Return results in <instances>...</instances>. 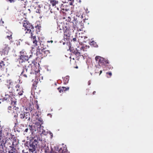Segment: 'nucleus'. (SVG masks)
<instances>
[{
  "instance_id": "38",
  "label": "nucleus",
  "mask_w": 153,
  "mask_h": 153,
  "mask_svg": "<svg viewBox=\"0 0 153 153\" xmlns=\"http://www.w3.org/2000/svg\"><path fill=\"white\" fill-rule=\"evenodd\" d=\"M14 117L15 118V119L17 120V115H15L14 116Z\"/></svg>"
},
{
  "instance_id": "33",
  "label": "nucleus",
  "mask_w": 153,
  "mask_h": 153,
  "mask_svg": "<svg viewBox=\"0 0 153 153\" xmlns=\"http://www.w3.org/2000/svg\"><path fill=\"white\" fill-rule=\"evenodd\" d=\"M47 133H48L47 131V132H46L45 131L43 130L42 131V134H43L44 135H47Z\"/></svg>"
},
{
  "instance_id": "36",
  "label": "nucleus",
  "mask_w": 153,
  "mask_h": 153,
  "mask_svg": "<svg viewBox=\"0 0 153 153\" xmlns=\"http://www.w3.org/2000/svg\"><path fill=\"white\" fill-rule=\"evenodd\" d=\"M7 0L9 1H10V2L12 3V2H15L16 0Z\"/></svg>"
},
{
  "instance_id": "41",
  "label": "nucleus",
  "mask_w": 153,
  "mask_h": 153,
  "mask_svg": "<svg viewBox=\"0 0 153 153\" xmlns=\"http://www.w3.org/2000/svg\"><path fill=\"white\" fill-rule=\"evenodd\" d=\"M28 128H26L25 130V131L26 132H27L28 131Z\"/></svg>"
},
{
  "instance_id": "55",
  "label": "nucleus",
  "mask_w": 153,
  "mask_h": 153,
  "mask_svg": "<svg viewBox=\"0 0 153 153\" xmlns=\"http://www.w3.org/2000/svg\"><path fill=\"white\" fill-rule=\"evenodd\" d=\"M48 53H50V52H49V51H48Z\"/></svg>"
},
{
  "instance_id": "48",
  "label": "nucleus",
  "mask_w": 153,
  "mask_h": 153,
  "mask_svg": "<svg viewBox=\"0 0 153 153\" xmlns=\"http://www.w3.org/2000/svg\"><path fill=\"white\" fill-rule=\"evenodd\" d=\"M50 115V117L52 116V115H51V114H48V115Z\"/></svg>"
},
{
  "instance_id": "53",
  "label": "nucleus",
  "mask_w": 153,
  "mask_h": 153,
  "mask_svg": "<svg viewBox=\"0 0 153 153\" xmlns=\"http://www.w3.org/2000/svg\"><path fill=\"white\" fill-rule=\"evenodd\" d=\"M2 143H1V145H2Z\"/></svg>"
},
{
  "instance_id": "5",
  "label": "nucleus",
  "mask_w": 153,
  "mask_h": 153,
  "mask_svg": "<svg viewBox=\"0 0 153 153\" xmlns=\"http://www.w3.org/2000/svg\"><path fill=\"white\" fill-rule=\"evenodd\" d=\"M35 117L36 118V122L33 123V126L29 125V129L30 130L33 129L35 131L37 130L38 131H39L41 130V125L43 124L42 120L39 117L38 114H36Z\"/></svg>"
},
{
  "instance_id": "7",
  "label": "nucleus",
  "mask_w": 153,
  "mask_h": 153,
  "mask_svg": "<svg viewBox=\"0 0 153 153\" xmlns=\"http://www.w3.org/2000/svg\"><path fill=\"white\" fill-rule=\"evenodd\" d=\"M95 59L99 66L103 68L105 67L107 64L109 63L107 59L100 56H96Z\"/></svg>"
},
{
  "instance_id": "22",
  "label": "nucleus",
  "mask_w": 153,
  "mask_h": 153,
  "mask_svg": "<svg viewBox=\"0 0 153 153\" xmlns=\"http://www.w3.org/2000/svg\"><path fill=\"white\" fill-rule=\"evenodd\" d=\"M5 36L6 38H8L9 40H10L12 39V33L10 31H8L6 32Z\"/></svg>"
},
{
  "instance_id": "8",
  "label": "nucleus",
  "mask_w": 153,
  "mask_h": 153,
  "mask_svg": "<svg viewBox=\"0 0 153 153\" xmlns=\"http://www.w3.org/2000/svg\"><path fill=\"white\" fill-rule=\"evenodd\" d=\"M28 110L27 108L24 110L23 111H22L20 113V117L23 121H26L27 122L30 121V113L27 111Z\"/></svg>"
},
{
  "instance_id": "2",
  "label": "nucleus",
  "mask_w": 153,
  "mask_h": 153,
  "mask_svg": "<svg viewBox=\"0 0 153 153\" xmlns=\"http://www.w3.org/2000/svg\"><path fill=\"white\" fill-rule=\"evenodd\" d=\"M28 36L31 38L33 43V47H32L31 50L32 53H34V51L37 50V52L39 53V50L41 49V48L42 46L41 43V41L40 40L39 37L38 36H36L33 33Z\"/></svg>"
},
{
  "instance_id": "17",
  "label": "nucleus",
  "mask_w": 153,
  "mask_h": 153,
  "mask_svg": "<svg viewBox=\"0 0 153 153\" xmlns=\"http://www.w3.org/2000/svg\"><path fill=\"white\" fill-rule=\"evenodd\" d=\"M59 4V2L58 1L54 0H51L50 1V4L49 5V9H51V6H52L53 7H56V5L58 6Z\"/></svg>"
},
{
  "instance_id": "11",
  "label": "nucleus",
  "mask_w": 153,
  "mask_h": 153,
  "mask_svg": "<svg viewBox=\"0 0 153 153\" xmlns=\"http://www.w3.org/2000/svg\"><path fill=\"white\" fill-rule=\"evenodd\" d=\"M34 28V27L33 26L31 27H28L27 28H23V29H24L25 34L24 36H28L32 34L33 33V31L32 30H33V29Z\"/></svg>"
},
{
  "instance_id": "10",
  "label": "nucleus",
  "mask_w": 153,
  "mask_h": 153,
  "mask_svg": "<svg viewBox=\"0 0 153 153\" xmlns=\"http://www.w3.org/2000/svg\"><path fill=\"white\" fill-rule=\"evenodd\" d=\"M59 148L58 151V152H55L52 147L51 146V152L50 153H68L66 145L64 144H62V146L59 147Z\"/></svg>"
},
{
  "instance_id": "43",
  "label": "nucleus",
  "mask_w": 153,
  "mask_h": 153,
  "mask_svg": "<svg viewBox=\"0 0 153 153\" xmlns=\"http://www.w3.org/2000/svg\"><path fill=\"white\" fill-rule=\"evenodd\" d=\"M96 93V91H94V92H93V95H95V93Z\"/></svg>"
},
{
  "instance_id": "24",
  "label": "nucleus",
  "mask_w": 153,
  "mask_h": 153,
  "mask_svg": "<svg viewBox=\"0 0 153 153\" xmlns=\"http://www.w3.org/2000/svg\"><path fill=\"white\" fill-rule=\"evenodd\" d=\"M36 141L37 140H34L32 144L30 145V146L32 147V148L35 149L36 147L38 144L37 143H36Z\"/></svg>"
},
{
  "instance_id": "56",
  "label": "nucleus",
  "mask_w": 153,
  "mask_h": 153,
  "mask_svg": "<svg viewBox=\"0 0 153 153\" xmlns=\"http://www.w3.org/2000/svg\"><path fill=\"white\" fill-rule=\"evenodd\" d=\"M1 103V102H0V104Z\"/></svg>"
},
{
  "instance_id": "52",
  "label": "nucleus",
  "mask_w": 153,
  "mask_h": 153,
  "mask_svg": "<svg viewBox=\"0 0 153 153\" xmlns=\"http://www.w3.org/2000/svg\"><path fill=\"white\" fill-rule=\"evenodd\" d=\"M38 107H39V106H38H38H37V108H38Z\"/></svg>"
},
{
  "instance_id": "16",
  "label": "nucleus",
  "mask_w": 153,
  "mask_h": 153,
  "mask_svg": "<svg viewBox=\"0 0 153 153\" xmlns=\"http://www.w3.org/2000/svg\"><path fill=\"white\" fill-rule=\"evenodd\" d=\"M26 19L25 18V20L23 21V22L22 23L23 24V25L24 28H27L28 27H31L33 26L27 20H25Z\"/></svg>"
},
{
  "instance_id": "6",
  "label": "nucleus",
  "mask_w": 153,
  "mask_h": 153,
  "mask_svg": "<svg viewBox=\"0 0 153 153\" xmlns=\"http://www.w3.org/2000/svg\"><path fill=\"white\" fill-rule=\"evenodd\" d=\"M68 21V23H66V24H64L63 25V29L64 32V35L68 37L69 34V32L70 30L71 29V25H70V22H72L71 21V19L70 17L68 16L67 19Z\"/></svg>"
},
{
  "instance_id": "19",
  "label": "nucleus",
  "mask_w": 153,
  "mask_h": 153,
  "mask_svg": "<svg viewBox=\"0 0 153 153\" xmlns=\"http://www.w3.org/2000/svg\"><path fill=\"white\" fill-rule=\"evenodd\" d=\"M78 20L77 19V18H76L75 16L74 17V20H73L72 22H70V25H71L72 27H74L75 25H77L78 23H79V22H78Z\"/></svg>"
},
{
  "instance_id": "21",
  "label": "nucleus",
  "mask_w": 153,
  "mask_h": 153,
  "mask_svg": "<svg viewBox=\"0 0 153 153\" xmlns=\"http://www.w3.org/2000/svg\"><path fill=\"white\" fill-rule=\"evenodd\" d=\"M8 149V153H17L16 149L13 146H10Z\"/></svg>"
},
{
  "instance_id": "31",
  "label": "nucleus",
  "mask_w": 153,
  "mask_h": 153,
  "mask_svg": "<svg viewBox=\"0 0 153 153\" xmlns=\"http://www.w3.org/2000/svg\"><path fill=\"white\" fill-rule=\"evenodd\" d=\"M9 94L7 93V94H6L5 96H13V94L12 92H9Z\"/></svg>"
},
{
  "instance_id": "40",
  "label": "nucleus",
  "mask_w": 153,
  "mask_h": 153,
  "mask_svg": "<svg viewBox=\"0 0 153 153\" xmlns=\"http://www.w3.org/2000/svg\"><path fill=\"white\" fill-rule=\"evenodd\" d=\"M73 40L74 41H76V38H74L73 39Z\"/></svg>"
},
{
  "instance_id": "20",
  "label": "nucleus",
  "mask_w": 153,
  "mask_h": 153,
  "mask_svg": "<svg viewBox=\"0 0 153 153\" xmlns=\"http://www.w3.org/2000/svg\"><path fill=\"white\" fill-rule=\"evenodd\" d=\"M69 89V87L66 88L64 87H60L58 88V89L60 93L64 92L68 90Z\"/></svg>"
},
{
  "instance_id": "49",
  "label": "nucleus",
  "mask_w": 153,
  "mask_h": 153,
  "mask_svg": "<svg viewBox=\"0 0 153 153\" xmlns=\"http://www.w3.org/2000/svg\"><path fill=\"white\" fill-rule=\"evenodd\" d=\"M50 115V117L52 116V115H51V114H48V115Z\"/></svg>"
},
{
  "instance_id": "14",
  "label": "nucleus",
  "mask_w": 153,
  "mask_h": 153,
  "mask_svg": "<svg viewBox=\"0 0 153 153\" xmlns=\"http://www.w3.org/2000/svg\"><path fill=\"white\" fill-rule=\"evenodd\" d=\"M16 90V92L19 96H21L23 94L24 92L23 91V88L19 84H17L15 86Z\"/></svg>"
},
{
  "instance_id": "9",
  "label": "nucleus",
  "mask_w": 153,
  "mask_h": 153,
  "mask_svg": "<svg viewBox=\"0 0 153 153\" xmlns=\"http://www.w3.org/2000/svg\"><path fill=\"white\" fill-rule=\"evenodd\" d=\"M42 46H42L41 49L39 50V53H38L37 50L35 51L34 53H33L34 54H36V56L41 55L40 56H41L42 58L47 56L48 54V50H46V48L45 47L43 44H42Z\"/></svg>"
},
{
  "instance_id": "51",
  "label": "nucleus",
  "mask_w": 153,
  "mask_h": 153,
  "mask_svg": "<svg viewBox=\"0 0 153 153\" xmlns=\"http://www.w3.org/2000/svg\"><path fill=\"white\" fill-rule=\"evenodd\" d=\"M28 153V152H25V153Z\"/></svg>"
},
{
  "instance_id": "50",
  "label": "nucleus",
  "mask_w": 153,
  "mask_h": 153,
  "mask_svg": "<svg viewBox=\"0 0 153 153\" xmlns=\"http://www.w3.org/2000/svg\"><path fill=\"white\" fill-rule=\"evenodd\" d=\"M22 152L24 153H25L24 152V150H23L22 151Z\"/></svg>"
},
{
  "instance_id": "34",
  "label": "nucleus",
  "mask_w": 153,
  "mask_h": 153,
  "mask_svg": "<svg viewBox=\"0 0 153 153\" xmlns=\"http://www.w3.org/2000/svg\"><path fill=\"white\" fill-rule=\"evenodd\" d=\"M35 151V149H29V151L30 152H31L32 153H33Z\"/></svg>"
},
{
  "instance_id": "29",
  "label": "nucleus",
  "mask_w": 153,
  "mask_h": 153,
  "mask_svg": "<svg viewBox=\"0 0 153 153\" xmlns=\"http://www.w3.org/2000/svg\"><path fill=\"white\" fill-rule=\"evenodd\" d=\"M90 44L91 45H93L94 47H95L97 46V45L96 42L93 41H92L90 42Z\"/></svg>"
},
{
  "instance_id": "23",
  "label": "nucleus",
  "mask_w": 153,
  "mask_h": 153,
  "mask_svg": "<svg viewBox=\"0 0 153 153\" xmlns=\"http://www.w3.org/2000/svg\"><path fill=\"white\" fill-rule=\"evenodd\" d=\"M5 62L1 61L0 62V69L1 70L4 69L6 67Z\"/></svg>"
},
{
  "instance_id": "12",
  "label": "nucleus",
  "mask_w": 153,
  "mask_h": 153,
  "mask_svg": "<svg viewBox=\"0 0 153 153\" xmlns=\"http://www.w3.org/2000/svg\"><path fill=\"white\" fill-rule=\"evenodd\" d=\"M59 6H60V8L61 9V10L62 11V13H63V15L66 16L67 14L68 13V11H69V10L66 8L65 6H65L62 4H59ZM66 17V16L64 17L63 19H65Z\"/></svg>"
},
{
  "instance_id": "30",
  "label": "nucleus",
  "mask_w": 153,
  "mask_h": 153,
  "mask_svg": "<svg viewBox=\"0 0 153 153\" xmlns=\"http://www.w3.org/2000/svg\"><path fill=\"white\" fill-rule=\"evenodd\" d=\"M107 75H108L107 76L108 78H110L112 76V73L111 72H107L106 73Z\"/></svg>"
},
{
  "instance_id": "44",
  "label": "nucleus",
  "mask_w": 153,
  "mask_h": 153,
  "mask_svg": "<svg viewBox=\"0 0 153 153\" xmlns=\"http://www.w3.org/2000/svg\"><path fill=\"white\" fill-rule=\"evenodd\" d=\"M51 42V43H52L53 42V41L52 40H51V41H48V43Z\"/></svg>"
},
{
  "instance_id": "4",
  "label": "nucleus",
  "mask_w": 153,
  "mask_h": 153,
  "mask_svg": "<svg viewBox=\"0 0 153 153\" xmlns=\"http://www.w3.org/2000/svg\"><path fill=\"white\" fill-rule=\"evenodd\" d=\"M20 55L19 61V65L23 67H25L27 65L29 62L28 60L31 55H30L29 56L24 49L22 50L19 52Z\"/></svg>"
},
{
  "instance_id": "3",
  "label": "nucleus",
  "mask_w": 153,
  "mask_h": 153,
  "mask_svg": "<svg viewBox=\"0 0 153 153\" xmlns=\"http://www.w3.org/2000/svg\"><path fill=\"white\" fill-rule=\"evenodd\" d=\"M28 36L31 38L33 43V47H32L31 50L32 53H34V51L37 50V52L39 53V50L41 49V48L42 46L41 43V41L40 40L39 37L38 36H36L33 33Z\"/></svg>"
},
{
  "instance_id": "39",
  "label": "nucleus",
  "mask_w": 153,
  "mask_h": 153,
  "mask_svg": "<svg viewBox=\"0 0 153 153\" xmlns=\"http://www.w3.org/2000/svg\"><path fill=\"white\" fill-rule=\"evenodd\" d=\"M88 85H90L91 84V81L90 80L88 81Z\"/></svg>"
},
{
  "instance_id": "46",
  "label": "nucleus",
  "mask_w": 153,
  "mask_h": 153,
  "mask_svg": "<svg viewBox=\"0 0 153 153\" xmlns=\"http://www.w3.org/2000/svg\"><path fill=\"white\" fill-rule=\"evenodd\" d=\"M97 69H96V72H95V73H99V72H97Z\"/></svg>"
},
{
  "instance_id": "25",
  "label": "nucleus",
  "mask_w": 153,
  "mask_h": 153,
  "mask_svg": "<svg viewBox=\"0 0 153 153\" xmlns=\"http://www.w3.org/2000/svg\"><path fill=\"white\" fill-rule=\"evenodd\" d=\"M2 52H3L4 53H6L8 52V51L9 50V47H8V45H6L3 48Z\"/></svg>"
},
{
  "instance_id": "35",
  "label": "nucleus",
  "mask_w": 153,
  "mask_h": 153,
  "mask_svg": "<svg viewBox=\"0 0 153 153\" xmlns=\"http://www.w3.org/2000/svg\"><path fill=\"white\" fill-rule=\"evenodd\" d=\"M48 133H49V134H50V135L51 136L50 138H52V137H53V134L51 132H50V131L48 132Z\"/></svg>"
},
{
  "instance_id": "26",
  "label": "nucleus",
  "mask_w": 153,
  "mask_h": 153,
  "mask_svg": "<svg viewBox=\"0 0 153 153\" xmlns=\"http://www.w3.org/2000/svg\"><path fill=\"white\" fill-rule=\"evenodd\" d=\"M36 137H34L33 140H36L37 141L36 143H38L39 141H40L42 140L41 138L40 137V136L39 135H36Z\"/></svg>"
},
{
  "instance_id": "1",
  "label": "nucleus",
  "mask_w": 153,
  "mask_h": 153,
  "mask_svg": "<svg viewBox=\"0 0 153 153\" xmlns=\"http://www.w3.org/2000/svg\"><path fill=\"white\" fill-rule=\"evenodd\" d=\"M37 64L36 61L34 60L32 62V64L28 63L27 66L25 67H23V69L21 75L24 76L25 77H27V75L29 74H36L38 73V71H36V65Z\"/></svg>"
},
{
  "instance_id": "42",
  "label": "nucleus",
  "mask_w": 153,
  "mask_h": 153,
  "mask_svg": "<svg viewBox=\"0 0 153 153\" xmlns=\"http://www.w3.org/2000/svg\"><path fill=\"white\" fill-rule=\"evenodd\" d=\"M102 72V70H100V74H99V75H100Z\"/></svg>"
},
{
  "instance_id": "28",
  "label": "nucleus",
  "mask_w": 153,
  "mask_h": 153,
  "mask_svg": "<svg viewBox=\"0 0 153 153\" xmlns=\"http://www.w3.org/2000/svg\"><path fill=\"white\" fill-rule=\"evenodd\" d=\"M69 76H66L64 78V79H63L64 83L65 84H66V83H68V82L69 80Z\"/></svg>"
},
{
  "instance_id": "15",
  "label": "nucleus",
  "mask_w": 153,
  "mask_h": 153,
  "mask_svg": "<svg viewBox=\"0 0 153 153\" xmlns=\"http://www.w3.org/2000/svg\"><path fill=\"white\" fill-rule=\"evenodd\" d=\"M83 25L82 23H78L77 25H75L74 27L73 28L75 30H76L78 31H82L83 30Z\"/></svg>"
},
{
  "instance_id": "32",
  "label": "nucleus",
  "mask_w": 153,
  "mask_h": 153,
  "mask_svg": "<svg viewBox=\"0 0 153 153\" xmlns=\"http://www.w3.org/2000/svg\"><path fill=\"white\" fill-rule=\"evenodd\" d=\"M16 44L17 46H18L20 45L21 42L19 41V40L17 41Z\"/></svg>"
},
{
  "instance_id": "54",
  "label": "nucleus",
  "mask_w": 153,
  "mask_h": 153,
  "mask_svg": "<svg viewBox=\"0 0 153 153\" xmlns=\"http://www.w3.org/2000/svg\"><path fill=\"white\" fill-rule=\"evenodd\" d=\"M0 140L1 141V139L0 138Z\"/></svg>"
},
{
  "instance_id": "37",
  "label": "nucleus",
  "mask_w": 153,
  "mask_h": 153,
  "mask_svg": "<svg viewBox=\"0 0 153 153\" xmlns=\"http://www.w3.org/2000/svg\"><path fill=\"white\" fill-rule=\"evenodd\" d=\"M2 101H4L5 100H7V98H4L2 99Z\"/></svg>"
},
{
  "instance_id": "18",
  "label": "nucleus",
  "mask_w": 153,
  "mask_h": 153,
  "mask_svg": "<svg viewBox=\"0 0 153 153\" xmlns=\"http://www.w3.org/2000/svg\"><path fill=\"white\" fill-rule=\"evenodd\" d=\"M42 144V146L43 148V150L44 149L45 153H48V149H47L48 148V145H47L48 144V142L45 141V140H43Z\"/></svg>"
},
{
  "instance_id": "47",
  "label": "nucleus",
  "mask_w": 153,
  "mask_h": 153,
  "mask_svg": "<svg viewBox=\"0 0 153 153\" xmlns=\"http://www.w3.org/2000/svg\"><path fill=\"white\" fill-rule=\"evenodd\" d=\"M32 108H31V109H30V111H32Z\"/></svg>"
},
{
  "instance_id": "13",
  "label": "nucleus",
  "mask_w": 153,
  "mask_h": 153,
  "mask_svg": "<svg viewBox=\"0 0 153 153\" xmlns=\"http://www.w3.org/2000/svg\"><path fill=\"white\" fill-rule=\"evenodd\" d=\"M80 48V50H79L78 49L76 48V50L73 51V53L75 54L77 57L80 56L82 55V51H84V47L83 46L81 45Z\"/></svg>"
},
{
  "instance_id": "27",
  "label": "nucleus",
  "mask_w": 153,
  "mask_h": 153,
  "mask_svg": "<svg viewBox=\"0 0 153 153\" xmlns=\"http://www.w3.org/2000/svg\"><path fill=\"white\" fill-rule=\"evenodd\" d=\"M38 82L36 81H34L33 82L32 85V88L34 90L36 89V87H37V85L38 84Z\"/></svg>"
},
{
  "instance_id": "45",
  "label": "nucleus",
  "mask_w": 153,
  "mask_h": 153,
  "mask_svg": "<svg viewBox=\"0 0 153 153\" xmlns=\"http://www.w3.org/2000/svg\"><path fill=\"white\" fill-rule=\"evenodd\" d=\"M30 100H31V99H32V100H33V98H32L31 96H30Z\"/></svg>"
}]
</instances>
